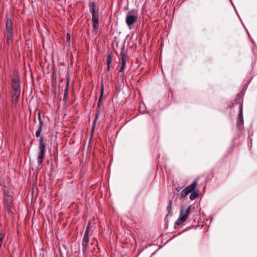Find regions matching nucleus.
Returning a JSON list of instances; mask_svg holds the SVG:
<instances>
[{
    "mask_svg": "<svg viewBox=\"0 0 257 257\" xmlns=\"http://www.w3.org/2000/svg\"><path fill=\"white\" fill-rule=\"evenodd\" d=\"M12 87L13 101V103H16L18 102L21 92L20 81L18 76H16L13 78Z\"/></svg>",
    "mask_w": 257,
    "mask_h": 257,
    "instance_id": "obj_1",
    "label": "nucleus"
},
{
    "mask_svg": "<svg viewBox=\"0 0 257 257\" xmlns=\"http://www.w3.org/2000/svg\"><path fill=\"white\" fill-rule=\"evenodd\" d=\"M90 12L92 15V21L93 23V32L97 33L99 28V13L98 9L96 10L95 4L92 2L89 6Z\"/></svg>",
    "mask_w": 257,
    "mask_h": 257,
    "instance_id": "obj_2",
    "label": "nucleus"
},
{
    "mask_svg": "<svg viewBox=\"0 0 257 257\" xmlns=\"http://www.w3.org/2000/svg\"><path fill=\"white\" fill-rule=\"evenodd\" d=\"M3 203L9 213L12 212V208L14 206L13 196L10 191L4 190Z\"/></svg>",
    "mask_w": 257,
    "mask_h": 257,
    "instance_id": "obj_3",
    "label": "nucleus"
},
{
    "mask_svg": "<svg viewBox=\"0 0 257 257\" xmlns=\"http://www.w3.org/2000/svg\"><path fill=\"white\" fill-rule=\"evenodd\" d=\"M39 149L40 152L38 156V163L39 165H41L43 162L46 152V144L44 142V138L41 137L39 140Z\"/></svg>",
    "mask_w": 257,
    "mask_h": 257,
    "instance_id": "obj_4",
    "label": "nucleus"
},
{
    "mask_svg": "<svg viewBox=\"0 0 257 257\" xmlns=\"http://www.w3.org/2000/svg\"><path fill=\"white\" fill-rule=\"evenodd\" d=\"M191 206H188L186 209L184 210L183 208H181L180 210V214L179 218L175 222V224L179 225L182 223L185 222L191 211Z\"/></svg>",
    "mask_w": 257,
    "mask_h": 257,
    "instance_id": "obj_5",
    "label": "nucleus"
},
{
    "mask_svg": "<svg viewBox=\"0 0 257 257\" xmlns=\"http://www.w3.org/2000/svg\"><path fill=\"white\" fill-rule=\"evenodd\" d=\"M6 28L7 31V41L8 43L13 41V22L11 19L8 18L6 20Z\"/></svg>",
    "mask_w": 257,
    "mask_h": 257,
    "instance_id": "obj_6",
    "label": "nucleus"
},
{
    "mask_svg": "<svg viewBox=\"0 0 257 257\" xmlns=\"http://www.w3.org/2000/svg\"><path fill=\"white\" fill-rule=\"evenodd\" d=\"M138 18V16L137 14L129 12L127 14L125 18V22L127 26L131 28V26L137 22Z\"/></svg>",
    "mask_w": 257,
    "mask_h": 257,
    "instance_id": "obj_7",
    "label": "nucleus"
},
{
    "mask_svg": "<svg viewBox=\"0 0 257 257\" xmlns=\"http://www.w3.org/2000/svg\"><path fill=\"white\" fill-rule=\"evenodd\" d=\"M87 233H84V236L82 240V250L83 252L85 253L87 251V246L89 242V235H87Z\"/></svg>",
    "mask_w": 257,
    "mask_h": 257,
    "instance_id": "obj_8",
    "label": "nucleus"
},
{
    "mask_svg": "<svg viewBox=\"0 0 257 257\" xmlns=\"http://www.w3.org/2000/svg\"><path fill=\"white\" fill-rule=\"evenodd\" d=\"M120 55L121 56V66L119 70V73H121L123 71L126 63V59L124 57V54L123 53H121Z\"/></svg>",
    "mask_w": 257,
    "mask_h": 257,
    "instance_id": "obj_9",
    "label": "nucleus"
},
{
    "mask_svg": "<svg viewBox=\"0 0 257 257\" xmlns=\"http://www.w3.org/2000/svg\"><path fill=\"white\" fill-rule=\"evenodd\" d=\"M197 185V182L196 181H193L190 185L188 186L185 189L189 191V193H191L195 189L196 186Z\"/></svg>",
    "mask_w": 257,
    "mask_h": 257,
    "instance_id": "obj_10",
    "label": "nucleus"
},
{
    "mask_svg": "<svg viewBox=\"0 0 257 257\" xmlns=\"http://www.w3.org/2000/svg\"><path fill=\"white\" fill-rule=\"evenodd\" d=\"M243 124V114H242V107H240V111L238 115V121L237 123V125H242Z\"/></svg>",
    "mask_w": 257,
    "mask_h": 257,
    "instance_id": "obj_11",
    "label": "nucleus"
},
{
    "mask_svg": "<svg viewBox=\"0 0 257 257\" xmlns=\"http://www.w3.org/2000/svg\"><path fill=\"white\" fill-rule=\"evenodd\" d=\"M68 85H69V82L67 81V85L66 88H65V91L64 93V99L67 100L68 98Z\"/></svg>",
    "mask_w": 257,
    "mask_h": 257,
    "instance_id": "obj_12",
    "label": "nucleus"
},
{
    "mask_svg": "<svg viewBox=\"0 0 257 257\" xmlns=\"http://www.w3.org/2000/svg\"><path fill=\"white\" fill-rule=\"evenodd\" d=\"M198 196V193L195 191H193L191 193L189 198L191 200H194Z\"/></svg>",
    "mask_w": 257,
    "mask_h": 257,
    "instance_id": "obj_13",
    "label": "nucleus"
},
{
    "mask_svg": "<svg viewBox=\"0 0 257 257\" xmlns=\"http://www.w3.org/2000/svg\"><path fill=\"white\" fill-rule=\"evenodd\" d=\"M103 87H102V89H101V94H100V97L99 99V100H98V103H97V107L98 108L100 107V105H102V102H101V97L103 95Z\"/></svg>",
    "mask_w": 257,
    "mask_h": 257,
    "instance_id": "obj_14",
    "label": "nucleus"
},
{
    "mask_svg": "<svg viewBox=\"0 0 257 257\" xmlns=\"http://www.w3.org/2000/svg\"><path fill=\"white\" fill-rule=\"evenodd\" d=\"M189 193V191H188L187 189H183L181 193V197H184L186 195H187Z\"/></svg>",
    "mask_w": 257,
    "mask_h": 257,
    "instance_id": "obj_15",
    "label": "nucleus"
},
{
    "mask_svg": "<svg viewBox=\"0 0 257 257\" xmlns=\"http://www.w3.org/2000/svg\"><path fill=\"white\" fill-rule=\"evenodd\" d=\"M172 205V201L169 200V201L168 202V205L167 206V210L168 211V214H169L171 213Z\"/></svg>",
    "mask_w": 257,
    "mask_h": 257,
    "instance_id": "obj_16",
    "label": "nucleus"
},
{
    "mask_svg": "<svg viewBox=\"0 0 257 257\" xmlns=\"http://www.w3.org/2000/svg\"><path fill=\"white\" fill-rule=\"evenodd\" d=\"M90 226H91V223L90 221H89L88 224H87V226L86 227V230L84 232V233H87V235H89V231H90Z\"/></svg>",
    "mask_w": 257,
    "mask_h": 257,
    "instance_id": "obj_17",
    "label": "nucleus"
},
{
    "mask_svg": "<svg viewBox=\"0 0 257 257\" xmlns=\"http://www.w3.org/2000/svg\"><path fill=\"white\" fill-rule=\"evenodd\" d=\"M111 61V57L110 55H108L107 57V59H106L107 65H110Z\"/></svg>",
    "mask_w": 257,
    "mask_h": 257,
    "instance_id": "obj_18",
    "label": "nucleus"
},
{
    "mask_svg": "<svg viewBox=\"0 0 257 257\" xmlns=\"http://www.w3.org/2000/svg\"><path fill=\"white\" fill-rule=\"evenodd\" d=\"M42 130L41 129V128H38V129L37 131L36 132V134H35L36 137L38 138V137H39L40 136Z\"/></svg>",
    "mask_w": 257,
    "mask_h": 257,
    "instance_id": "obj_19",
    "label": "nucleus"
},
{
    "mask_svg": "<svg viewBox=\"0 0 257 257\" xmlns=\"http://www.w3.org/2000/svg\"><path fill=\"white\" fill-rule=\"evenodd\" d=\"M4 237V235L2 233H0V248L1 247L2 243H3Z\"/></svg>",
    "mask_w": 257,
    "mask_h": 257,
    "instance_id": "obj_20",
    "label": "nucleus"
},
{
    "mask_svg": "<svg viewBox=\"0 0 257 257\" xmlns=\"http://www.w3.org/2000/svg\"><path fill=\"white\" fill-rule=\"evenodd\" d=\"M39 126L38 128H41L42 130V127L44 124V122H43V120L39 121Z\"/></svg>",
    "mask_w": 257,
    "mask_h": 257,
    "instance_id": "obj_21",
    "label": "nucleus"
},
{
    "mask_svg": "<svg viewBox=\"0 0 257 257\" xmlns=\"http://www.w3.org/2000/svg\"><path fill=\"white\" fill-rule=\"evenodd\" d=\"M66 39H67V40L68 41H70V39H71V36H70V34H67V36H66Z\"/></svg>",
    "mask_w": 257,
    "mask_h": 257,
    "instance_id": "obj_22",
    "label": "nucleus"
},
{
    "mask_svg": "<svg viewBox=\"0 0 257 257\" xmlns=\"http://www.w3.org/2000/svg\"><path fill=\"white\" fill-rule=\"evenodd\" d=\"M38 119H39V121L42 120L41 118V113H40V110H39V112H38Z\"/></svg>",
    "mask_w": 257,
    "mask_h": 257,
    "instance_id": "obj_23",
    "label": "nucleus"
},
{
    "mask_svg": "<svg viewBox=\"0 0 257 257\" xmlns=\"http://www.w3.org/2000/svg\"><path fill=\"white\" fill-rule=\"evenodd\" d=\"M110 69V65H107V70L109 71Z\"/></svg>",
    "mask_w": 257,
    "mask_h": 257,
    "instance_id": "obj_24",
    "label": "nucleus"
},
{
    "mask_svg": "<svg viewBox=\"0 0 257 257\" xmlns=\"http://www.w3.org/2000/svg\"><path fill=\"white\" fill-rule=\"evenodd\" d=\"M97 116H98V114H96V118H97Z\"/></svg>",
    "mask_w": 257,
    "mask_h": 257,
    "instance_id": "obj_25",
    "label": "nucleus"
}]
</instances>
